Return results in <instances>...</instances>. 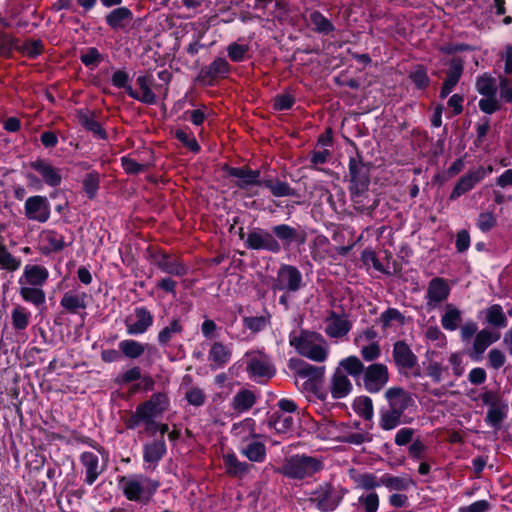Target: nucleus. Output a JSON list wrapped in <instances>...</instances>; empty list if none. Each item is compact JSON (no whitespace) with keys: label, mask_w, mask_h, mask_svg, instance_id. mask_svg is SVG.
Wrapping results in <instances>:
<instances>
[{"label":"nucleus","mask_w":512,"mask_h":512,"mask_svg":"<svg viewBox=\"0 0 512 512\" xmlns=\"http://www.w3.org/2000/svg\"><path fill=\"white\" fill-rule=\"evenodd\" d=\"M289 344L296 352L314 362L323 363L329 355V347L325 338L318 332L301 330L289 335Z\"/></svg>","instance_id":"nucleus-1"},{"label":"nucleus","mask_w":512,"mask_h":512,"mask_svg":"<svg viewBox=\"0 0 512 512\" xmlns=\"http://www.w3.org/2000/svg\"><path fill=\"white\" fill-rule=\"evenodd\" d=\"M119 490L129 501L146 504L159 488V482L144 474H128L118 477Z\"/></svg>","instance_id":"nucleus-2"},{"label":"nucleus","mask_w":512,"mask_h":512,"mask_svg":"<svg viewBox=\"0 0 512 512\" xmlns=\"http://www.w3.org/2000/svg\"><path fill=\"white\" fill-rule=\"evenodd\" d=\"M323 468L324 464L320 457L295 454L285 458L278 472L288 479L303 480L313 477Z\"/></svg>","instance_id":"nucleus-3"},{"label":"nucleus","mask_w":512,"mask_h":512,"mask_svg":"<svg viewBox=\"0 0 512 512\" xmlns=\"http://www.w3.org/2000/svg\"><path fill=\"white\" fill-rule=\"evenodd\" d=\"M246 370L250 378L261 382L274 376L275 368L268 355L251 351L245 354Z\"/></svg>","instance_id":"nucleus-4"},{"label":"nucleus","mask_w":512,"mask_h":512,"mask_svg":"<svg viewBox=\"0 0 512 512\" xmlns=\"http://www.w3.org/2000/svg\"><path fill=\"white\" fill-rule=\"evenodd\" d=\"M349 174L352 200L355 203H360L361 197L367 192L370 183L368 169L357 159L351 158L349 162Z\"/></svg>","instance_id":"nucleus-5"},{"label":"nucleus","mask_w":512,"mask_h":512,"mask_svg":"<svg viewBox=\"0 0 512 512\" xmlns=\"http://www.w3.org/2000/svg\"><path fill=\"white\" fill-rule=\"evenodd\" d=\"M168 406V399L164 394L158 393L137 407V417H142L146 430H152L154 426H158L155 418L161 415Z\"/></svg>","instance_id":"nucleus-6"},{"label":"nucleus","mask_w":512,"mask_h":512,"mask_svg":"<svg viewBox=\"0 0 512 512\" xmlns=\"http://www.w3.org/2000/svg\"><path fill=\"white\" fill-rule=\"evenodd\" d=\"M303 286L302 274L295 266L282 264L272 285L273 291L297 292Z\"/></svg>","instance_id":"nucleus-7"},{"label":"nucleus","mask_w":512,"mask_h":512,"mask_svg":"<svg viewBox=\"0 0 512 512\" xmlns=\"http://www.w3.org/2000/svg\"><path fill=\"white\" fill-rule=\"evenodd\" d=\"M365 390L371 394L380 392L389 382V370L383 363H373L366 367L362 376Z\"/></svg>","instance_id":"nucleus-8"},{"label":"nucleus","mask_w":512,"mask_h":512,"mask_svg":"<svg viewBox=\"0 0 512 512\" xmlns=\"http://www.w3.org/2000/svg\"><path fill=\"white\" fill-rule=\"evenodd\" d=\"M153 322L154 317L146 307H136L124 320L126 333L129 336L142 335L149 330Z\"/></svg>","instance_id":"nucleus-9"},{"label":"nucleus","mask_w":512,"mask_h":512,"mask_svg":"<svg viewBox=\"0 0 512 512\" xmlns=\"http://www.w3.org/2000/svg\"><path fill=\"white\" fill-rule=\"evenodd\" d=\"M245 245L252 250H266L275 254L281 251V244L274 237L273 232L262 228H254L250 231L245 240Z\"/></svg>","instance_id":"nucleus-10"},{"label":"nucleus","mask_w":512,"mask_h":512,"mask_svg":"<svg viewBox=\"0 0 512 512\" xmlns=\"http://www.w3.org/2000/svg\"><path fill=\"white\" fill-rule=\"evenodd\" d=\"M24 215L30 221L46 223L51 215V206L47 197L42 195L28 197L24 203Z\"/></svg>","instance_id":"nucleus-11"},{"label":"nucleus","mask_w":512,"mask_h":512,"mask_svg":"<svg viewBox=\"0 0 512 512\" xmlns=\"http://www.w3.org/2000/svg\"><path fill=\"white\" fill-rule=\"evenodd\" d=\"M325 334L331 339H343L352 329V323L344 313H337L333 310L328 312L324 319Z\"/></svg>","instance_id":"nucleus-12"},{"label":"nucleus","mask_w":512,"mask_h":512,"mask_svg":"<svg viewBox=\"0 0 512 512\" xmlns=\"http://www.w3.org/2000/svg\"><path fill=\"white\" fill-rule=\"evenodd\" d=\"M154 79L152 75H139L136 79V85L139 87V92L132 87H127V94L142 103L152 105L157 102V96L153 91Z\"/></svg>","instance_id":"nucleus-13"},{"label":"nucleus","mask_w":512,"mask_h":512,"mask_svg":"<svg viewBox=\"0 0 512 512\" xmlns=\"http://www.w3.org/2000/svg\"><path fill=\"white\" fill-rule=\"evenodd\" d=\"M450 294V286L444 278L435 277L430 280L426 291V304L429 309H435L447 300Z\"/></svg>","instance_id":"nucleus-14"},{"label":"nucleus","mask_w":512,"mask_h":512,"mask_svg":"<svg viewBox=\"0 0 512 512\" xmlns=\"http://www.w3.org/2000/svg\"><path fill=\"white\" fill-rule=\"evenodd\" d=\"M388 408L404 415V412L414 405L412 395L402 387H391L385 392Z\"/></svg>","instance_id":"nucleus-15"},{"label":"nucleus","mask_w":512,"mask_h":512,"mask_svg":"<svg viewBox=\"0 0 512 512\" xmlns=\"http://www.w3.org/2000/svg\"><path fill=\"white\" fill-rule=\"evenodd\" d=\"M311 500L316 504L319 510L329 512L338 507L341 502V497L336 494L331 486L325 485L319 487L312 493Z\"/></svg>","instance_id":"nucleus-16"},{"label":"nucleus","mask_w":512,"mask_h":512,"mask_svg":"<svg viewBox=\"0 0 512 512\" xmlns=\"http://www.w3.org/2000/svg\"><path fill=\"white\" fill-rule=\"evenodd\" d=\"M485 178L484 167H478L463 175L454 186L449 199L456 200L463 194L472 190L477 183Z\"/></svg>","instance_id":"nucleus-17"},{"label":"nucleus","mask_w":512,"mask_h":512,"mask_svg":"<svg viewBox=\"0 0 512 512\" xmlns=\"http://www.w3.org/2000/svg\"><path fill=\"white\" fill-rule=\"evenodd\" d=\"M49 271L41 265L27 264L18 279L19 285L42 287L46 284Z\"/></svg>","instance_id":"nucleus-18"},{"label":"nucleus","mask_w":512,"mask_h":512,"mask_svg":"<svg viewBox=\"0 0 512 512\" xmlns=\"http://www.w3.org/2000/svg\"><path fill=\"white\" fill-rule=\"evenodd\" d=\"M500 338V334L497 332H493L489 329L480 330L474 338L472 349L469 351V356L474 361H479L482 359V356L486 349L498 341Z\"/></svg>","instance_id":"nucleus-19"},{"label":"nucleus","mask_w":512,"mask_h":512,"mask_svg":"<svg viewBox=\"0 0 512 512\" xmlns=\"http://www.w3.org/2000/svg\"><path fill=\"white\" fill-rule=\"evenodd\" d=\"M274 237L281 242L284 248H289L292 244L302 245L306 241V235L299 232L287 224H279L272 227Z\"/></svg>","instance_id":"nucleus-20"},{"label":"nucleus","mask_w":512,"mask_h":512,"mask_svg":"<svg viewBox=\"0 0 512 512\" xmlns=\"http://www.w3.org/2000/svg\"><path fill=\"white\" fill-rule=\"evenodd\" d=\"M393 360L399 369L411 370L417 364V356L404 341H397L393 345Z\"/></svg>","instance_id":"nucleus-21"},{"label":"nucleus","mask_w":512,"mask_h":512,"mask_svg":"<svg viewBox=\"0 0 512 512\" xmlns=\"http://www.w3.org/2000/svg\"><path fill=\"white\" fill-rule=\"evenodd\" d=\"M80 462L84 468L85 483L93 485L98 477L104 472L105 468L100 465L99 457L93 452H83L80 455Z\"/></svg>","instance_id":"nucleus-22"},{"label":"nucleus","mask_w":512,"mask_h":512,"mask_svg":"<svg viewBox=\"0 0 512 512\" xmlns=\"http://www.w3.org/2000/svg\"><path fill=\"white\" fill-rule=\"evenodd\" d=\"M30 167L39 173L48 186L57 187L61 184V170L52 166L48 161L38 159L31 162Z\"/></svg>","instance_id":"nucleus-23"},{"label":"nucleus","mask_w":512,"mask_h":512,"mask_svg":"<svg viewBox=\"0 0 512 512\" xmlns=\"http://www.w3.org/2000/svg\"><path fill=\"white\" fill-rule=\"evenodd\" d=\"M228 173L230 176L238 179L236 186L240 189H248L251 186L262 185L259 170H252L246 166L232 167L229 169Z\"/></svg>","instance_id":"nucleus-24"},{"label":"nucleus","mask_w":512,"mask_h":512,"mask_svg":"<svg viewBox=\"0 0 512 512\" xmlns=\"http://www.w3.org/2000/svg\"><path fill=\"white\" fill-rule=\"evenodd\" d=\"M329 389L334 399H342L352 392L353 385L341 369H336L331 377Z\"/></svg>","instance_id":"nucleus-25"},{"label":"nucleus","mask_w":512,"mask_h":512,"mask_svg":"<svg viewBox=\"0 0 512 512\" xmlns=\"http://www.w3.org/2000/svg\"><path fill=\"white\" fill-rule=\"evenodd\" d=\"M119 352L128 359H137L146 351L148 353L156 352V349L148 344L134 339H124L118 343Z\"/></svg>","instance_id":"nucleus-26"},{"label":"nucleus","mask_w":512,"mask_h":512,"mask_svg":"<svg viewBox=\"0 0 512 512\" xmlns=\"http://www.w3.org/2000/svg\"><path fill=\"white\" fill-rule=\"evenodd\" d=\"M88 295L85 292L67 291L60 300L61 307L71 314H78L87 307Z\"/></svg>","instance_id":"nucleus-27"},{"label":"nucleus","mask_w":512,"mask_h":512,"mask_svg":"<svg viewBox=\"0 0 512 512\" xmlns=\"http://www.w3.org/2000/svg\"><path fill=\"white\" fill-rule=\"evenodd\" d=\"M183 333V325L179 318H173L157 335V342L161 347L170 346Z\"/></svg>","instance_id":"nucleus-28"},{"label":"nucleus","mask_w":512,"mask_h":512,"mask_svg":"<svg viewBox=\"0 0 512 512\" xmlns=\"http://www.w3.org/2000/svg\"><path fill=\"white\" fill-rule=\"evenodd\" d=\"M349 477L358 489L372 490L381 486L382 476L374 473L360 472L356 469L349 471Z\"/></svg>","instance_id":"nucleus-29"},{"label":"nucleus","mask_w":512,"mask_h":512,"mask_svg":"<svg viewBox=\"0 0 512 512\" xmlns=\"http://www.w3.org/2000/svg\"><path fill=\"white\" fill-rule=\"evenodd\" d=\"M232 352L221 342H214L208 353V360L212 369L225 366L231 359Z\"/></svg>","instance_id":"nucleus-30"},{"label":"nucleus","mask_w":512,"mask_h":512,"mask_svg":"<svg viewBox=\"0 0 512 512\" xmlns=\"http://www.w3.org/2000/svg\"><path fill=\"white\" fill-rule=\"evenodd\" d=\"M291 367L295 369L298 377L312 382L321 380L325 373L324 366H314L301 360H298L295 363L291 361Z\"/></svg>","instance_id":"nucleus-31"},{"label":"nucleus","mask_w":512,"mask_h":512,"mask_svg":"<svg viewBox=\"0 0 512 512\" xmlns=\"http://www.w3.org/2000/svg\"><path fill=\"white\" fill-rule=\"evenodd\" d=\"M463 72V65L459 60H452L450 63L449 70L447 72L446 79L440 91V97H447L459 82V79Z\"/></svg>","instance_id":"nucleus-32"},{"label":"nucleus","mask_w":512,"mask_h":512,"mask_svg":"<svg viewBox=\"0 0 512 512\" xmlns=\"http://www.w3.org/2000/svg\"><path fill=\"white\" fill-rule=\"evenodd\" d=\"M440 322L446 331H456L462 323V311L453 304H447Z\"/></svg>","instance_id":"nucleus-33"},{"label":"nucleus","mask_w":512,"mask_h":512,"mask_svg":"<svg viewBox=\"0 0 512 512\" xmlns=\"http://www.w3.org/2000/svg\"><path fill=\"white\" fill-rule=\"evenodd\" d=\"M410 420L404 417L403 414L391 409L382 410L380 412L379 426L385 431L395 429L401 424H408Z\"/></svg>","instance_id":"nucleus-34"},{"label":"nucleus","mask_w":512,"mask_h":512,"mask_svg":"<svg viewBox=\"0 0 512 512\" xmlns=\"http://www.w3.org/2000/svg\"><path fill=\"white\" fill-rule=\"evenodd\" d=\"M157 266L164 273L173 276H184L187 273V267L174 256L163 255L157 261Z\"/></svg>","instance_id":"nucleus-35"},{"label":"nucleus","mask_w":512,"mask_h":512,"mask_svg":"<svg viewBox=\"0 0 512 512\" xmlns=\"http://www.w3.org/2000/svg\"><path fill=\"white\" fill-rule=\"evenodd\" d=\"M381 486H385L390 491H406L415 486V482L409 476H394L383 474Z\"/></svg>","instance_id":"nucleus-36"},{"label":"nucleus","mask_w":512,"mask_h":512,"mask_svg":"<svg viewBox=\"0 0 512 512\" xmlns=\"http://www.w3.org/2000/svg\"><path fill=\"white\" fill-rule=\"evenodd\" d=\"M336 369H341L347 376L356 379L363 376L366 367L357 356H348L339 362Z\"/></svg>","instance_id":"nucleus-37"},{"label":"nucleus","mask_w":512,"mask_h":512,"mask_svg":"<svg viewBox=\"0 0 512 512\" xmlns=\"http://www.w3.org/2000/svg\"><path fill=\"white\" fill-rule=\"evenodd\" d=\"M133 18V14L130 9L127 7H119L112 10L106 16V23L112 29H120L123 28L125 23L131 21Z\"/></svg>","instance_id":"nucleus-38"},{"label":"nucleus","mask_w":512,"mask_h":512,"mask_svg":"<svg viewBox=\"0 0 512 512\" xmlns=\"http://www.w3.org/2000/svg\"><path fill=\"white\" fill-rule=\"evenodd\" d=\"M256 398L253 392L247 389L238 391L232 399L231 407L238 413L248 411L254 404Z\"/></svg>","instance_id":"nucleus-39"},{"label":"nucleus","mask_w":512,"mask_h":512,"mask_svg":"<svg viewBox=\"0 0 512 512\" xmlns=\"http://www.w3.org/2000/svg\"><path fill=\"white\" fill-rule=\"evenodd\" d=\"M19 294L22 299L35 306L45 303L46 294L42 287L19 285Z\"/></svg>","instance_id":"nucleus-40"},{"label":"nucleus","mask_w":512,"mask_h":512,"mask_svg":"<svg viewBox=\"0 0 512 512\" xmlns=\"http://www.w3.org/2000/svg\"><path fill=\"white\" fill-rule=\"evenodd\" d=\"M240 452L250 461L256 463H261L266 458V447L259 441H250L246 446L240 449Z\"/></svg>","instance_id":"nucleus-41"},{"label":"nucleus","mask_w":512,"mask_h":512,"mask_svg":"<svg viewBox=\"0 0 512 512\" xmlns=\"http://www.w3.org/2000/svg\"><path fill=\"white\" fill-rule=\"evenodd\" d=\"M166 445L163 439L155 440L144 446V460L150 463H157L165 454Z\"/></svg>","instance_id":"nucleus-42"},{"label":"nucleus","mask_w":512,"mask_h":512,"mask_svg":"<svg viewBox=\"0 0 512 512\" xmlns=\"http://www.w3.org/2000/svg\"><path fill=\"white\" fill-rule=\"evenodd\" d=\"M309 22L317 33L328 35L335 30L332 22L322 13L313 11L309 15Z\"/></svg>","instance_id":"nucleus-43"},{"label":"nucleus","mask_w":512,"mask_h":512,"mask_svg":"<svg viewBox=\"0 0 512 512\" xmlns=\"http://www.w3.org/2000/svg\"><path fill=\"white\" fill-rule=\"evenodd\" d=\"M254 425L255 422L253 419L246 418L239 423L233 424L231 432L235 437L239 438L241 441H246L256 436Z\"/></svg>","instance_id":"nucleus-44"},{"label":"nucleus","mask_w":512,"mask_h":512,"mask_svg":"<svg viewBox=\"0 0 512 512\" xmlns=\"http://www.w3.org/2000/svg\"><path fill=\"white\" fill-rule=\"evenodd\" d=\"M42 241L45 244L44 248L48 253L59 252L63 250L65 246L64 236L53 230L44 232Z\"/></svg>","instance_id":"nucleus-45"},{"label":"nucleus","mask_w":512,"mask_h":512,"mask_svg":"<svg viewBox=\"0 0 512 512\" xmlns=\"http://www.w3.org/2000/svg\"><path fill=\"white\" fill-rule=\"evenodd\" d=\"M485 314L486 320L490 325L498 328H504L507 326L506 315L499 304H494L488 307Z\"/></svg>","instance_id":"nucleus-46"},{"label":"nucleus","mask_w":512,"mask_h":512,"mask_svg":"<svg viewBox=\"0 0 512 512\" xmlns=\"http://www.w3.org/2000/svg\"><path fill=\"white\" fill-rule=\"evenodd\" d=\"M223 460L227 468V472L232 475H243L249 471V465L245 462L239 461L234 453L224 455Z\"/></svg>","instance_id":"nucleus-47"},{"label":"nucleus","mask_w":512,"mask_h":512,"mask_svg":"<svg viewBox=\"0 0 512 512\" xmlns=\"http://www.w3.org/2000/svg\"><path fill=\"white\" fill-rule=\"evenodd\" d=\"M80 60L86 67L94 69L101 63L103 56L97 48L88 47L81 51Z\"/></svg>","instance_id":"nucleus-48"},{"label":"nucleus","mask_w":512,"mask_h":512,"mask_svg":"<svg viewBox=\"0 0 512 512\" xmlns=\"http://www.w3.org/2000/svg\"><path fill=\"white\" fill-rule=\"evenodd\" d=\"M21 266V260L14 257L6 248L0 244V268L15 271Z\"/></svg>","instance_id":"nucleus-49"},{"label":"nucleus","mask_w":512,"mask_h":512,"mask_svg":"<svg viewBox=\"0 0 512 512\" xmlns=\"http://www.w3.org/2000/svg\"><path fill=\"white\" fill-rule=\"evenodd\" d=\"M262 185L268 188L275 197L293 195V190L288 183L282 181L264 180Z\"/></svg>","instance_id":"nucleus-50"},{"label":"nucleus","mask_w":512,"mask_h":512,"mask_svg":"<svg viewBox=\"0 0 512 512\" xmlns=\"http://www.w3.org/2000/svg\"><path fill=\"white\" fill-rule=\"evenodd\" d=\"M12 325L16 330H24L29 325L30 313L22 306L15 307L11 312Z\"/></svg>","instance_id":"nucleus-51"},{"label":"nucleus","mask_w":512,"mask_h":512,"mask_svg":"<svg viewBox=\"0 0 512 512\" xmlns=\"http://www.w3.org/2000/svg\"><path fill=\"white\" fill-rule=\"evenodd\" d=\"M231 66L225 58H216L208 67L207 75L210 78L225 76L230 72Z\"/></svg>","instance_id":"nucleus-52"},{"label":"nucleus","mask_w":512,"mask_h":512,"mask_svg":"<svg viewBox=\"0 0 512 512\" xmlns=\"http://www.w3.org/2000/svg\"><path fill=\"white\" fill-rule=\"evenodd\" d=\"M477 91L483 96H493L497 93L495 79L490 76H482L476 82Z\"/></svg>","instance_id":"nucleus-53"},{"label":"nucleus","mask_w":512,"mask_h":512,"mask_svg":"<svg viewBox=\"0 0 512 512\" xmlns=\"http://www.w3.org/2000/svg\"><path fill=\"white\" fill-rule=\"evenodd\" d=\"M379 496L376 492L363 494L358 498L357 505L362 507L365 512H377L379 509Z\"/></svg>","instance_id":"nucleus-54"},{"label":"nucleus","mask_w":512,"mask_h":512,"mask_svg":"<svg viewBox=\"0 0 512 512\" xmlns=\"http://www.w3.org/2000/svg\"><path fill=\"white\" fill-rule=\"evenodd\" d=\"M359 347L360 355L366 362L377 360L381 355V348L378 342L357 345Z\"/></svg>","instance_id":"nucleus-55"},{"label":"nucleus","mask_w":512,"mask_h":512,"mask_svg":"<svg viewBox=\"0 0 512 512\" xmlns=\"http://www.w3.org/2000/svg\"><path fill=\"white\" fill-rule=\"evenodd\" d=\"M79 121L83 127L91 131L95 136L100 139L106 138V132L101 125L91 116L87 114H80Z\"/></svg>","instance_id":"nucleus-56"},{"label":"nucleus","mask_w":512,"mask_h":512,"mask_svg":"<svg viewBox=\"0 0 512 512\" xmlns=\"http://www.w3.org/2000/svg\"><path fill=\"white\" fill-rule=\"evenodd\" d=\"M175 137L192 152H198L200 146L194 135L188 129H177Z\"/></svg>","instance_id":"nucleus-57"},{"label":"nucleus","mask_w":512,"mask_h":512,"mask_svg":"<svg viewBox=\"0 0 512 512\" xmlns=\"http://www.w3.org/2000/svg\"><path fill=\"white\" fill-rule=\"evenodd\" d=\"M425 338L439 348H443L447 344L446 335L438 326H429L425 331Z\"/></svg>","instance_id":"nucleus-58"},{"label":"nucleus","mask_w":512,"mask_h":512,"mask_svg":"<svg viewBox=\"0 0 512 512\" xmlns=\"http://www.w3.org/2000/svg\"><path fill=\"white\" fill-rule=\"evenodd\" d=\"M248 51L249 46L247 44L233 42L227 46L228 56L233 62L244 61Z\"/></svg>","instance_id":"nucleus-59"},{"label":"nucleus","mask_w":512,"mask_h":512,"mask_svg":"<svg viewBox=\"0 0 512 512\" xmlns=\"http://www.w3.org/2000/svg\"><path fill=\"white\" fill-rule=\"evenodd\" d=\"M268 324H269V317L264 316V315L245 317L243 319L244 327L251 330L254 333L264 330Z\"/></svg>","instance_id":"nucleus-60"},{"label":"nucleus","mask_w":512,"mask_h":512,"mask_svg":"<svg viewBox=\"0 0 512 512\" xmlns=\"http://www.w3.org/2000/svg\"><path fill=\"white\" fill-rule=\"evenodd\" d=\"M496 224H497V219L492 211L481 212L478 215V218L476 221V226L482 232H489L496 226Z\"/></svg>","instance_id":"nucleus-61"},{"label":"nucleus","mask_w":512,"mask_h":512,"mask_svg":"<svg viewBox=\"0 0 512 512\" xmlns=\"http://www.w3.org/2000/svg\"><path fill=\"white\" fill-rule=\"evenodd\" d=\"M505 416L506 412L504 408L493 406L487 412L486 422L492 427H497L503 421Z\"/></svg>","instance_id":"nucleus-62"},{"label":"nucleus","mask_w":512,"mask_h":512,"mask_svg":"<svg viewBox=\"0 0 512 512\" xmlns=\"http://www.w3.org/2000/svg\"><path fill=\"white\" fill-rule=\"evenodd\" d=\"M83 187L89 198H93L99 188L98 175L93 173L86 175L83 181Z\"/></svg>","instance_id":"nucleus-63"},{"label":"nucleus","mask_w":512,"mask_h":512,"mask_svg":"<svg viewBox=\"0 0 512 512\" xmlns=\"http://www.w3.org/2000/svg\"><path fill=\"white\" fill-rule=\"evenodd\" d=\"M186 400L193 406H202L205 402V394L202 389L198 387H192L186 392Z\"/></svg>","instance_id":"nucleus-64"}]
</instances>
